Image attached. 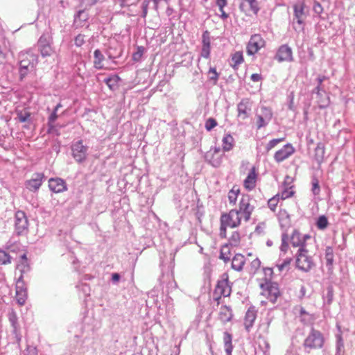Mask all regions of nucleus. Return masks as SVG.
Masks as SVG:
<instances>
[{
	"mask_svg": "<svg viewBox=\"0 0 355 355\" xmlns=\"http://www.w3.org/2000/svg\"><path fill=\"white\" fill-rule=\"evenodd\" d=\"M252 198L248 194L241 195L239 198L238 208L232 209L228 212L222 213L220 217V236L227 237V228L239 227L243 222L250 220L254 207L251 204Z\"/></svg>",
	"mask_w": 355,
	"mask_h": 355,
	"instance_id": "obj_1",
	"label": "nucleus"
},
{
	"mask_svg": "<svg viewBox=\"0 0 355 355\" xmlns=\"http://www.w3.org/2000/svg\"><path fill=\"white\" fill-rule=\"evenodd\" d=\"M37 63V57L30 51L21 52L19 54V74L21 79L34 70Z\"/></svg>",
	"mask_w": 355,
	"mask_h": 355,
	"instance_id": "obj_2",
	"label": "nucleus"
},
{
	"mask_svg": "<svg viewBox=\"0 0 355 355\" xmlns=\"http://www.w3.org/2000/svg\"><path fill=\"white\" fill-rule=\"evenodd\" d=\"M260 288V295L266 300H262L264 303L267 302L275 303L281 295L278 284L270 280H265L264 282L261 283Z\"/></svg>",
	"mask_w": 355,
	"mask_h": 355,
	"instance_id": "obj_3",
	"label": "nucleus"
},
{
	"mask_svg": "<svg viewBox=\"0 0 355 355\" xmlns=\"http://www.w3.org/2000/svg\"><path fill=\"white\" fill-rule=\"evenodd\" d=\"M232 292V286L229 282V275L227 272L220 276L214 291V300L219 304L221 297H228Z\"/></svg>",
	"mask_w": 355,
	"mask_h": 355,
	"instance_id": "obj_4",
	"label": "nucleus"
},
{
	"mask_svg": "<svg viewBox=\"0 0 355 355\" xmlns=\"http://www.w3.org/2000/svg\"><path fill=\"white\" fill-rule=\"evenodd\" d=\"M315 266L313 257L306 248L299 249L296 254V266L298 269L308 272Z\"/></svg>",
	"mask_w": 355,
	"mask_h": 355,
	"instance_id": "obj_5",
	"label": "nucleus"
},
{
	"mask_svg": "<svg viewBox=\"0 0 355 355\" xmlns=\"http://www.w3.org/2000/svg\"><path fill=\"white\" fill-rule=\"evenodd\" d=\"M324 338L318 330L312 329L309 336L304 341V347L309 349H320L324 345Z\"/></svg>",
	"mask_w": 355,
	"mask_h": 355,
	"instance_id": "obj_6",
	"label": "nucleus"
},
{
	"mask_svg": "<svg viewBox=\"0 0 355 355\" xmlns=\"http://www.w3.org/2000/svg\"><path fill=\"white\" fill-rule=\"evenodd\" d=\"M15 229L18 235L26 234L28 232V221L23 211H17L15 215Z\"/></svg>",
	"mask_w": 355,
	"mask_h": 355,
	"instance_id": "obj_7",
	"label": "nucleus"
},
{
	"mask_svg": "<svg viewBox=\"0 0 355 355\" xmlns=\"http://www.w3.org/2000/svg\"><path fill=\"white\" fill-rule=\"evenodd\" d=\"M304 3L300 2L293 6L295 19L293 21V26L296 31H303L304 20L305 18Z\"/></svg>",
	"mask_w": 355,
	"mask_h": 355,
	"instance_id": "obj_8",
	"label": "nucleus"
},
{
	"mask_svg": "<svg viewBox=\"0 0 355 355\" xmlns=\"http://www.w3.org/2000/svg\"><path fill=\"white\" fill-rule=\"evenodd\" d=\"M265 40L261 35H252L247 44V53L248 55H254L259 51V49L265 46Z\"/></svg>",
	"mask_w": 355,
	"mask_h": 355,
	"instance_id": "obj_9",
	"label": "nucleus"
},
{
	"mask_svg": "<svg viewBox=\"0 0 355 355\" xmlns=\"http://www.w3.org/2000/svg\"><path fill=\"white\" fill-rule=\"evenodd\" d=\"M310 239L311 236L309 234H302L298 230H295L291 235L290 242L294 248H306V241Z\"/></svg>",
	"mask_w": 355,
	"mask_h": 355,
	"instance_id": "obj_10",
	"label": "nucleus"
},
{
	"mask_svg": "<svg viewBox=\"0 0 355 355\" xmlns=\"http://www.w3.org/2000/svg\"><path fill=\"white\" fill-rule=\"evenodd\" d=\"M71 150L73 158L78 162H82L85 160L87 147L83 145L82 140L74 143L71 146Z\"/></svg>",
	"mask_w": 355,
	"mask_h": 355,
	"instance_id": "obj_11",
	"label": "nucleus"
},
{
	"mask_svg": "<svg viewBox=\"0 0 355 355\" xmlns=\"http://www.w3.org/2000/svg\"><path fill=\"white\" fill-rule=\"evenodd\" d=\"M16 300L17 303L22 306L25 304L27 298V290L25 287V284L22 275L18 278L16 282Z\"/></svg>",
	"mask_w": 355,
	"mask_h": 355,
	"instance_id": "obj_12",
	"label": "nucleus"
},
{
	"mask_svg": "<svg viewBox=\"0 0 355 355\" xmlns=\"http://www.w3.org/2000/svg\"><path fill=\"white\" fill-rule=\"evenodd\" d=\"M38 49L42 57L51 56L53 53L51 42L45 35H42L37 42Z\"/></svg>",
	"mask_w": 355,
	"mask_h": 355,
	"instance_id": "obj_13",
	"label": "nucleus"
},
{
	"mask_svg": "<svg viewBox=\"0 0 355 355\" xmlns=\"http://www.w3.org/2000/svg\"><path fill=\"white\" fill-rule=\"evenodd\" d=\"M294 153L295 148L291 144H288L284 145L281 149L275 153L274 159L277 162H282L291 156Z\"/></svg>",
	"mask_w": 355,
	"mask_h": 355,
	"instance_id": "obj_14",
	"label": "nucleus"
},
{
	"mask_svg": "<svg viewBox=\"0 0 355 355\" xmlns=\"http://www.w3.org/2000/svg\"><path fill=\"white\" fill-rule=\"evenodd\" d=\"M275 59L281 62H291L293 60L292 49L288 45H282L275 55Z\"/></svg>",
	"mask_w": 355,
	"mask_h": 355,
	"instance_id": "obj_15",
	"label": "nucleus"
},
{
	"mask_svg": "<svg viewBox=\"0 0 355 355\" xmlns=\"http://www.w3.org/2000/svg\"><path fill=\"white\" fill-rule=\"evenodd\" d=\"M257 178L258 173L257 168L252 166L243 181L244 188L248 191L253 190L256 187Z\"/></svg>",
	"mask_w": 355,
	"mask_h": 355,
	"instance_id": "obj_16",
	"label": "nucleus"
},
{
	"mask_svg": "<svg viewBox=\"0 0 355 355\" xmlns=\"http://www.w3.org/2000/svg\"><path fill=\"white\" fill-rule=\"evenodd\" d=\"M233 316L234 314L232 308L229 306L223 305L219 309L217 319L220 322V323L225 324L232 321Z\"/></svg>",
	"mask_w": 355,
	"mask_h": 355,
	"instance_id": "obj_17",
	"label": "nucleus"
},
{
	"mask_svg": "<svg viewBox=\"0 0 355 355\" xmlns=\"http://www.w3.org/2000/svg\"><path fill=\"white\" fill-rule=\"evenodd\" d=\"M251 110V102L248 98L242 99L237 105L238 117L245 119Z\"/></svg>",
	"mask_w": 355,
	"mask_h": 355,
	"instance_id": "obj_18",
	"label": "nucleus"
},
{
	"mask_svg": "<svg viewBox=\"0 0 355 355\" xmlns=\"http://www.w3.org/2000/svg\"><path fill=\"white\" fill-rule=\"evenodd\" d=\"M49 187L54 193H61L67 189L65 181L59 178H50Z\"/></svg>",
	"mask_w": 355,
	"mask_h": 355,
	"instance_id": "obj_19",
	"label": "nucleus"
},
{
	"mask_svg": "<svg viewBox=\"0 0 355 355\" xmlns=\"http://www.w3.org/2000/svg\"><path fill=\"white\" fill-rule=\"evenodd\" d=\"M220 151L219 148H214L208 151L205 155L211 164L215 167L218 166L221 163V155L220 154Z\"/></svg>",
	"mask_w": 355,
	"mask_h": 355,
	"instance_id": "obj_20",
	"label": "nucleus"
},
{
	"mask_svg": "<svg viewBox=\"0 0 355 355\" xmlns=\"http://www.w3.org/2000/svg\"><path fill=\"white\" fill-rule=\"evenodd\" d=\"M292 179L287 176L285 178V180L284 182V190L282 191V193L279 194L280 199L282 200H286L287 198H289L295 194V190L293 185H290V184L292 182Z\"/></svg>",
	"mask_w": 355,
	"mask_h": 355,
	"instance_id": "obj_21",
	"label": "nucleus"
},
{
	"mask_svg": "<svg viewBox=\"0 0 355 355\" xmlns=\"http://www.w3.org/2000/svg\"><path fill=\"white\" fill-rule=\"evenodd\" d=\"M241 9L247 15L251 13L257 14L259 11L258 2L257 0H244L241 4Z\"/></svg>",
	"mask_w": 355,
	"mask_h": 355,
	"instance_id": "obj_22",
	"label": "nucleus"
},
{
	"mask_svg": "<svg viewBox=\"0 0 355 355\" xmlns=\"http://www.w3.org/2000/svg\"><path fill=\"white\" fill-rule=\"evenodd\" d=\"M44 178V175L42 173L36 174L35 178L26 182V188L31 191H37L41 187Z\"/></svg>",
	"mask_w": 355,
	"mask_h": 355,
	"instance_id": "obj_23",
	"label": "nucleus"
},
{
	"mask_svg": "<svg viewBox=\"0 0 355 355\" xmlns=\"http://www.w3.org/2000/svg\"><path fill=\"white\" fill-rule=\"evenodd\" d=\"M16 269L21 272V275L30 270L29 261L27 258L26 252H23L19 257L17 262Z\"/></svg>",
	"mask_w": 355,
	"mask_h": 355,
	"instance_id": "obj_24",
	"label": "nucleus"
},
{
	"mask_svg": "<svg viewBox=\"0 0 355 355\" xmlns=\"http://www.w3.org/2000/svg\"><path fill=\"white\" fill-rule=\"evenodd\" d=\"M257 318V311L254 309H249L245 313L244 318V326L245 329L249 331L252 327Z\"/></svg>",
	"mask_w": 355,
	"mask_h": 355,
	"instance_id": "obj_25",
	"label": "nucleus"
},
{
	"mask_svg": "<svg viewBox=\"0 0 355 355\" xmlns=\"http://www.w3.org/2000/svg\"><path fill=\"white\" fill-rule=\"evenodd\" d=\"M241 195L242 194L240 193L239 187L236 185L233 186L227 193L229 204L232 206L236 205L239 197H241Z\"/></svg>",
	"mask_w": 355,
	"mask_h": 355,
	"instance_id": "obj_26",
	"label": "nucleus"
},
{
	"mask_svg": "<svg viewBox=\"0 0 355 355\" xmlns=\"http://www.w3.org/2000/svg\"><path fill=\"white\" fill-rule=\"evenodd\" d=\"M245 263V259L241 254H236L232 259V268L236 271H241Z\"/></svg>",
	"mask_w": 355,
	"mask_h": 355,
	"instance_id": "obj_27",
	"label": "nucleus"
},
{
	"mask_svg": "<svg viewBox=\"0 0 355 355\" xmlns=\"http://www.w3.org/2000/svg\"><path fill=\"white\" fill-rule=\"evenodd\" d=\"M105 59L104 55L101 51L96 49L94 52V67L97 69H103V60Z\"/></svg>",
	"mask_w": 355,
	"mask_h": 355,
	"instance_id": "obj_28",
	"label": "nucleus"
},
{
	"mask_svg": "<svg viewBox=\"0 0 355 355\" xmlns=\"http://www.w3.org/2000/svg\"><path fill=\"white\" fill-rule=\"evenodd\" d=\"M231 66L236 69L238 66L244 62V58L242 51H236L232 55Z\"/></svg>",
	"mask_w": 355,
	"mask_h": 355,
	"instance_id": "obj_29",
	"label": "nucleus"
},
{
	"mask_svg": "<svg viewBox=\"0 0 355 355\" xmlns=\"http://www.w3.org/2000/svg\"><path fill=\"white\" fill-rule=\"evenodd\" d=\"M223 150L225 152L230 151L234 146V139L230 134L225 135L223 139Z\"/></svg>",
	"mask_w": 355,
	"mask_h": 355,
	"instance_id": "obj_30",
	"label": "nucleus"
},
{
	"mask_svg": "<svg viewBox=\"0 0 355 355\" xmlns=\"http://www.w3.org/2000/svg\"><path fill=\"white\" fill-rule=\"evenodd\" d=\"M232 335L228 332H225L223 335V342H224V347L225 350L227 355H232V352L233 349V345H232Z\"/></svg>",
	"mask_w": 355,
	"mask_h": 355,
	"instance_id": "obj_31",
	"label": "nucleus"
},
{
	"mask_svg": "<svg viewBox=\"0 0 355 355\" xmlns=\"http://www.w3.org/2000/svg\"><path fill=\"white\" fill-rule=\"evenodd\" d=\"M325 147L323 144L318 143L315 149V159L318 163H321L324 157Z\"/></svg>",
	"mask_w": 355,
	"mask_h": 355,
	"instance_id": "obj_32",
	"label": "nucleus"
},
{
	"mask_svg": "<svg viewBox=\"0 0 355 355\" xmlns=\"http://www.w3.org/2000/svg\"><path fill=\"white\" fill-rule=\"evenodd\" d=\"M241 241V236L238 231H234L232 232L229 239L228 245L234 247H238L240 245Z\"/></svg>",
	"mask_w": 355,
	"mask_h": 355,
	"instance_id": "obj_33",
	"label": "nucleus"
},
{
	"mask_svg": "<svg viewBox=\"0 0 355 355\" xmlns=\"http://www.w3.org/2000/svg\"><path fill=\"white\" fill-rule=\"evenodd\" d=\"M325 260L329 269H332L334 265V250L330 246L327 247L325 249Z\"/></svg>",
	"mask_w": 355,
	"mask_h": 355,
	"instance_id": "obj_34",
	"label": "nucleus"
},
{
	"mask_svg": "<svg viewBox=\"0 0 355 355\" xmlns=\"http://www.w3.org/2000/svg\"><path fill=\"white\" fill-rule=\"evenodd\" d=\"M120 80V77L117 75H113L105 80V83L108 87L114 90L118 87V83Z\"/></svg>",
	"mask_w": 355,
	"mask_h": 355,
	"instance_id": "obj_35",
	"label": "nucleus"
},
{
	"mask_svg": "<svg viewBox=\"0 0 355 355\" xmlns=\"http://www.w3.org/2000/svg\"><path fill=\"white\" fill-rule=\"evenodd\" d=\"M231 257V250L230 245L228 244L223 245L220 249V253L219 258L223 260L225 262H227L230 259Z\"/></svg>",
	"mask_w": 355,
	"mask_h": 355,
	"instance_id": "obj_36",
	"label": "nucleus"
},
{
	"mask_svg": "<svg viewBox=\"0 0 355 355\" xmlns=\"http://www.w3.org/2000/svg\"><path fill=\"white\" fill-rule=\"evenodd\" d=\"M58 116L57 114V111L55 110H53V112L51 113V114L49 116L48 119V132L49 133H53L54 131H55V126L53 125V123L56 121Z\"/></svg>",
	"mask_w": 355,
	"mask_h": 355,
	"instance_id": "obj_37",
	"label": "nucleus"
},
{
	"mask_svg": "<svg viewBox=\"0 0 355 355\" xmlns=\"http://www.w3.org/2000/svg\"><path fill=\"white\" fill-rule=\"evenodd\" d=\"M18 121L21 123H25L30 120L31 112L27 110L22 111H16Z\"/></svg>",
	"mask_w": 355,
	"mask_h": 355,
	"instance_id": "obj_38",
	"label": "nucleus"
},
{
	"mask_svg": "<svg viewBox=\"0 0 355 355\" xmlns=\"http://www.w3.org/2000/svg\"><path fill=\"white\" fill-rule=\"evenodd\" d=\"M216 3L221 12L220 18L226 19L229 17V15L224 11V7L227 6V0H216Z\"/></svg>",
	"mask_w": 355,
	"mask_h": 355,
	"instance_id": "obj_39",
	"label": "nucleus"
},
{
	"mask_svg": "<svg viewBox=\"0 0 355 355\" xmlns=\"http://www.w3.org/2000/svg\"><path fill=\"white\" fill-rule=\"evenodd\" d=\"M329 222L327 218L322 215L319 216L316 222V226L319 230H323L328 227Z\"/></svg>",
	"mask_w": 355,
	"mask_h": 355,
	"instance_id": "obj_40",
	"label": "nucleus"
},
{
	"mask_svg": "<svg viewBox=\"0 0 355 355\" xmlns=\"http://www.w3.org/2000/svg\"><path fill=\"white\" fill-rule=\"evenodd\" d=\"M279 200H280L279 194H277V195L274 196L273 197H272L271 198H270L268 201V207L272 211H275L276 209V207L279 203Z\"/></svg>",
	"mask_w": 355,
	"mask_h": 355,
	"instance_id": "obj_41",
	"label": "nucleus"
},
{
	"mask_svg": "<svg viewBox=\"0 0 355 355\" xmlns=\"http://www.w3.org/2000/svg\"><path fill=\"white\" fill-rule=\"evenodd\" d=\"M11 257L4 250L0 249V265H6L10 263Z\"/></svg>",
	"mask_w": 355,
	"mask_h": 355,
	"instance_id": "obj_42",
	"label": "nucleus"
},
{
	"mask_svg": "<svg viewBox=\"0 0 355 355\" xmlns=\"http://www.w3.org/2000/svg\"><path fill=\"white\" fill-rule=\"evenodd\" d=\"M261 267V261L259 259H254L250 265V272L256 273Z\"/></svg>",
	"mask_w": 355,
	"mask_h": 355,
	"instance_id": "obj_43",
	"label": "nucleus"
},
{
	"mask_svg": "<svg viewBox=\"0 0 355 355\" xmlns=\"http://www.w3.org/2000/svg\"><path fill=\"white\" fill-rule=\"evenodd\" d=\"M217 124H218L217 121H216V120L215 119H214V118H209L205 121V129L207 131H210L213 128H214L217 125Z\"/></svg>",
	"mask_w": 355,
	"mask_h": 355,
	"instance_id": "obj_44",
	"label": "nucleus"
},
{
	"mask_svg": "<svg viewBox=\"0 0 355 355\" xmlns=\"http://www.w3.org/2000/svg\"><path fill=\"white\" fill-rule=\"evenodd\" d=\"M260 116H263L265 121H268L269 122L272 117V112L270 109L263 107L261 109V114Z\"/></svg>",
	"mask_w": 355,
	"mask_h": 355,
	"instance_id": "obj_45",
	"label": "nucleus"
},
{
	"mask_svg": "<svg viewBox=\"0 0 355 355\" xmlns=\"http://www.w3.org/2000/svg\"><path fill=\"white\" fill-rule=\"evenodd\" d=\"M311 190L314 195H318L320 191L319 181L316 178H313L312 180V189Z\"/></svg>",
	"mask_w": 355,
	"mask_h": 355,
	"instance_id": "obj_46",
	"label": "nucleus"
},
{
	"mask_svg": "<svg viewBox=\"0 0 355 355\" xmlns=\"http://www.w3.org/2000/svg\"><path fill=\"white\" fill-rule=\"evenodd\" d=\"M284 138H280V139H274L269 141V143L267 144L266 150L268 151L270 150L273 148H275L279 143L283 141Z\"/></svg>",
	"mask_w": 355,
	"mask_h": 355,
	"instance_id": "obj_47",
	"label": "nucleus"
},
{
	"mask_svg": "<svg viewBox=\"0 0 355 355\" xmlns=\"http://www.w3.org/2000/svg\"><path fill=\"white\" fill-rule=\"evenodd\" d=\"M293 259L291 257L286 258L284 260L282 263L277 264V266L279 271H282L284 269L288 268L291 264Z\"/></svg>",
	"mask_w": 355,
	"mask_h": 355,
	"instance_id": "obj_48",
	"label": "nucleus"
},
{
	"mask_svg": "<svg viewBox=\"0 0 355 355\" xmlns=\"http://www.w3.org/2000/svg\"><path fill=\"white\" fill-rule=\"evenodd\" d=\"M8 318L13 327L16 329L17 324V316L16 313L14 311H12L9 313Z\"/></svg>",
	"mask_w": 355,
	"mask_h": 355,
	"instance_id": "obj_49",
	"label": "nucleus"
},
{
	"mask_svg": "<svg viewBox=\"0 0 355 355\" xmlns=\"http://www.w3.org/2000/svg\"><path fill=\"white\" fill-rule=\"evenodd\" d=\"M85 35H83V34H78L76 37H75V40H74V42H75V44L80 47V46H82L84 44H85Z\"/></svg>",
	"mask_w": 355,
	"mask_h": 355,
	"instance_id": "obj_50",
	"label": "nucleus"
},
{
	"mask_svg": "<svg viewBox=\"0 0 355 355\" xmlns=\"http://www.w3.org/2000/svg\"><path fill=\"white\" fill-rule=\"evenodd\" d=\"M210 49L211 46H202L201 50V56L207 59L209 58L210 55Z\"/></svg>",
	"mask_w": 355,
	"mask_h": 355,
	"instance_id": "obj_51",
	"label": "nucleus"
},
{
	"mask_svg": "<svg viewBox=\"0 0 355 355\" xmlns=\"http://www.w3.org/2000/svg\"><path fill=\"white\" fill-rule=\"evenodd\" d=\"M202 45L203 46H211L210 45V37L209 33L206 31L202 34Z\"/></svg>",
	"mask_w": 355,
	"mask_h": 355,
	"instance_id": "obj_52",
	"label": "nucleus"
},
{
	"mask_svg": "<svg viewBox=\"0 0 355 355\" xmlns=\"http://www.w3.org/2000/svg\"><path fill=\"white\" fill-rule=\"evenodd\" d=\"M144 53V48L142 46H139L137 48V51L135 53L132 55L133 60L138 61L142 56Z\"/></svg>",
	"mask_w": 355,
	"mask_h": 355,
	"instance_id": "obj_53",
	"label": "nucleus"
},
{
	"mask_svg": "<svg viewBox=\"0 0 355 355\" xmlns=\"http://www.w3.org/2000/svg\"><path fill=\"white\" fill-rule=\"evenodd\" d=\"M268 123V121H265V119H263V116L259 115L257 116V128L259 129L265 126Z\"/></svg>",
	"mask_w": 355,
	"mask_h": 355,
	"instance_id": "obj_54",
	"label": "nucleus"
},
{
	"mask_svg": "<svg viewBox=\"0 0 355 355\" xmlns=\"http://www.w3.org/2000/svg\"><path fill=\"white\" fill-rule=\"evenodd\" d=\"M263 271L266 276L265 280H270L273 275V270L271 268H263Z\"/></svg>",
	"mask_w": 355,
	"mask_h": 355,
	"instance_id": "obj_55",
	"label": "nucleus"
},
{
	"mask_svg": "<svg viewBox=\"0 0 355 355\" xmlns=\"http://www.w3.org/2000/svg\"><path fill=\"white\" fill-rule=\"evenodd\" d=\"M209 74L210 79L214 80L215 82H216V80H218V74L216 72V69L215 68H211L209 70Z\"/></svg>",
	"mask_w": 355,
	"mask_h": 355,
	"instance_id": "obj_56",
	"label": "nucleus"
},
{
	"mask_svg": "<svg viewBox=\"0 0 355 355\" xmlns=\"http://www.w3.org/2000/svg\"><path fill=\"white\" fill-rule=\"evenodd\" d=\"M150 1L148 0H144L142 3V17H146L148 14V8L149 6Z\"/></svg>",
	"mask_w": 355,
	"mask_h": 355,
	"instance_id": "obj_57",
	"label": "nucleus"
},
{
	"mask_svg": "<svg viewBox=\"0 0 355 355\" xmlns=\"http://www.w3.org/2000/svg\"><path fill=\"white\" fill-rule=\"evenodd\" d=\"M313 10L316 13L320 14L323 11L321 4L318 2H315L313 5Z\"/></svg>",
	"mask_w": 355,
	"mask_h": 355,
	"instance_id": "obj_58",
	"label": "nucleus"
},
{
	"mask_svg": "<svg viewBox=\"0 0 355 355\" xmlns=\"http://www.w3.org/2000/svg\"><path fill=\"white\" fill-rule=\"evenodd\" d=\"M318 103H319V107L320 108H324V107H327L329 103V97H327L324 100L319 101Z\"/></svg>",
	"mask_w": 355,
	"mask_h": 355,
	"instance_id": "obj_59",
	"label": "nucleus"
},
{
	"mask_svg": "<svg viewBox=\"0 0 355 355\" xmlns=\"http://www.w3.org/2000/svg\"><path fill=\"white\" fill-rule=\"evenodd\" d=\"M280 249L281 251L284 252V253L287 252V251L289 250L288 244L284 240L282 241Z\"/></svg>",
	"mask_w": 355,
	"mask_h": 355,
	"instance_id": "obj_60",
	"label": "nucleus"
},
{
	"mask_svg": "<svg viewBox=\"0 0 355 355\" xmlns=\"http://www.w3.org/2000/svg\"><path fill=\"white\" fill-rule=\"evenodd\" d=\"M251 80L254 82H258L261 80V76L259 73H253L251 75Z\"/></svg>",
	"mask_w": 355,
	"mask_h": 355,
	"instance_id": "obj_61",
	"label": "nucleus"
},
{
	"mask_svg": "<svg viewBox=\"0 0 355 355\" xmlns=\"http://www.w3.org/2000/svg\"><path fill=\"white\" fill-rule=\"evenodd\" d=\"M98 0H83V3H85L86 6H92L96 3Z\"/></svg>",
	"mask_w": 355,
	"mask_h": 355,
	"instance_id": "obj_62",
	"label": "nucleus"
},
{
	"mask_svg": "<svg viewBox=\"0 0 355 355\" xmlns=\"http://www.w3.org/2000/svg\"><path fill=\"white\" fill-rule=\"evenodd\" d=\"M119 278H120V276L118 273L112 274V280L113 281H115V282L119 281Z\"/></svg>",
	"mask_w": 355,
	"mask_h": 355,
	"instance_id": "obj_63",
	"label": "nucleus"
},
{
	"mask_svg": "<svg viewBox=\"0 0 355 355\" xmlns=\"http://www.w3.org/2000/svg\"><path fill=\"white\" fill-rule=\"evenodd\" d=\"M293 96L291 98V102H290V104H289V109L291 110H294V106H293Z\"/></svg>",
	"mask_w": 355,
	"mask_h": 355,
	"instance_id": "obj_64",
	"label": "nucleus"
}]
</instances>
